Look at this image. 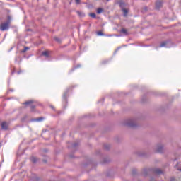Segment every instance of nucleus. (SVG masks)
Wrapping results in <instances>:
<instances>
[{"label":"nucleus","instance_id":"1","mask_svg":"<svg viewBox=\"0 0 181 181\" xmlns=\"http://www.w3.org/2000/svg\"><path fill=\"white\" fill-rule=\"evenodd\" d=\"M10 25H11V21H8L6 22L1 23L0 25L1 30H2L3 32H4V30H8V29H9Z\"/></svg>","mask_w":181,"mask_h":181},{"label":"nucleus","instance_id":"2","mask_svg":"<svg viewBox=\"0 0 181 181\" xmlns=\"http://www.w3.org/2000/svg\"><path fill=\"white\" fill-rule=\"evenodd\" d=\"M8 128H9V123L6 122H3L1 123V129H3L4 131H8Z\"/></svg>","mask_w":181,"mask_h":181},{"label":"nucleus","instance_id":"3","mask_svg":"<svg viewBox=\"0 0 181 181\" xmlns=\"http://www.w3.org/2000/svg\"><path fill=\"white\" fill-rule=\"evenodd\" d=\"M120 33H122V35H124L125 36L128 35V30L125 28H122L120 30Z\"/></svg>","mask_w":181,"mask_h":181},{"label":"nucleus","instance_id":"4","mask_svg":"<svg viewBox=\"0 0 181 181\" xmlns=\"http://www.w3.org/2000/svg\"><path fill=\"white\" fill-rule=\"evenodd\" d=\"M42 56H45V57H49V54H50V52L49 51H44L42 53Z\"/></svg>","mask_w":181,"mask_h":181},{"label":"nucleus","instance_id":"5","mask_svg":"<svg viewBox=\"0 0 181 181\" xmlns=\"http://www.w3.org/2000/svg\"><path fill=\"white\" fill-rule=\"evenodd\" d=\"M166 45H168V42L166 41H163L160 43V47H165V46H166Z\"/></svg>","mask_w":181,"mask_h":181},{"label":"nucleus","instance_id":"6","mask_svg":"<svg viewBox=\"0 0 181 181\" xmlns=\"http://www.w3.org/2000/svg\"><path fill=\"white\" fill-rule=\"evenodd\" d=\"M77 15H78V16H80L81 18H83V16H85L84 13L81 12V11H76Z\"/></svg>","mask_w":181,"mask_h":181},{"label":"nucleus","instance_id":"7","mask_svg":"<svg viewBox=\"0 0 181 181\" xmlns=\"http://www.w3.org/2000/svg\"><path fill=\"white\" fill-rule=\"evenodd\" d=\"M103 12H104V10L103 8H99L97 9V13L98 15H100V13H103Z\"/></svg>","mask_w":181,"mask_h":181},{"label":"nucleus","instance_id":"8","mask_svg":"<svg viewBox=\"0 0 181 181\" xmlns=\"http://www.w3.org/2000/svg\"><path fill=\"white\" fill-rule=\"evenodd\" d=\"M44 119H45V118H43V117H39V118L35 119L34 121H36L37 122H40L43 121Z\"/></svg>","mask_w":181,"mask_h":181},{"label":"nucleus","instance_id":"9","mask_svg":"<svg viewBox=\"0 0 181 181\" xmlns=\"http://www.w3.org/2000/svg\"><path fill=\"white\" fill-rule=\"evenodd\" d=\"M156 8H157V9H159V8H160V6H162V3H160V2H157V3L156 4Z\"/></svg>","mask_w":181,"mask_h":181},{"label":"nucleus","instance_id":"10","mask_svg":"<svg viewBox=\"0 0 181 181\" xmlns=\"http://www.w3.org/2000/svg\"><path fill=\"white\" fill-rule=\"evenodd\" d=\"M31 162H33V163H36V162H37V158H36V157H32Z\"/></svg>","mask_w":181,"mask_h":181},{"label":"nucleus","instance_id":"11","mask_svg":"<svg viewBox=\"0 0 181 181\" xmlns=\"http://www.w3.org/2000/svg\"><path fill=\"white\" fill-rule=\"evenodd\" d=\"M89 16H90V18H95L97 17V15H95V13H90L89 14Z\"/></svg>","mask_w":181,"mask_h":181},{"label":"nucleus","instance_id":"12","mask_svg":"<svg viewBox=\"0 0 181 181\" xmlns=\"http://www.w3.org/2000/svg\"><path fill=\"white\" fill-rule=\"evenodd\" d=\"M122 11L124 16H127V15H128V10H127L126 8H123Z\"/></svg>","mask_w":181,"mask_h":181},{"label":"nucleus","instance_id":"13","mask_svg":"<svg viewBox=\"0 0 181 181\" xmlns=\"http://www.w3.org/2000/svg\"><path fill=\"white\" fill-rule=\"evenodd\" d=\"M156 173H157V175H160V173H162V170L160 169H157L156 170Z\"/></svg>","mask_w":181,"mask_h":181},{"label":"nucleus","instance_id":"14","mask_svg":"<svg viewBox=\"0 0 181 181\" xmlns=\"http://www.w3.org/2000/svg\"><path fill=\"white\" fill-rule=\"evenodd\" d=\"M97 35H98V36H104V34H103V32H101V31H98V32L97 33Z\"/></svg>","mask_w":181,"mask_h":181},{"label":"nucleus","instance_id":"15","mask_svg":"<svg viewBox=\"0 0 181 181\" xmlns=\"http://www.w3.org/2000/svg\"><path fill=\"white\" fill-rule=\"evenodd\" d=\"M32 103H33L32 100H30V101L25 102L24 104L25 105H29L32 104Z\"/></svg>","mask_w":181,"mask_h":181},{"label":"nucleus","instance_id":"16","mask_svg":"<svg viewBox=\"0 0 181 181\" xmlns=\"http://www.w3.org/2000/svg\"><path fill=\"white\" fill-rule=\"evenodd\" d=\"M80 2H81V0H75L76 5H80Z\"/></svg>","mask_w":181,"mask_h":181},{"label":"nucleus","instance_id":"17","mask_svg":"<svg viewBox=\"0 0 181 181\" xmlns=\"http://www.w3.org/2000/svg\"><path fill=\"white\" fill-rule=\"evenodd\" d=\"M27 50H29V47H25L24 48V49L23 50V53H25V52H26Z\"/></svg>","mask_w":181,"mask_h":181},{"label":"nucleus","instance_id":"18","mask_svg":"<svg viewBox=\"0 0 181 181\" xmlns=\"http://www.w3.org/2000/svg\"><path fill=\"white\" fill-rule=\"evenodd\" d=\"M30 108H31V111H33L35 110V106L34 105H31Z\"/></svg>","mask_w":181,"mask_h":181},{"label":"nucleus","instance_id":"19","mask_svg":"<svg viewBox=\"0 0 181 181\" xmlns=\"http://www.w3.org/2000/svg\"><path fill=\"white\" fill-rule=\"evenodd\" d=\"M158 152H162V147H160V148H159L158 149Z\"/></svg>","mask_w":181,"mask_h":181},{"label":"nucleus","instance_id":"20","mask_svg":"<svg viewBox=\"0 0 181 181\" xmlns=\"http://www.w3.org/2000/svg\"><path fill=\"white\" fill-rule=\"evenodd\" d=\"M170 181H176V180L173 177L170 178Z\"/></svg>","mask_w":181,"mask_h":181},{"label":"nucleus","instance_id":"21","mask_svg":"<svg viewBox=\"0 0 181 181\" xmlns=\"http://www.w3.org/2000/svg\"><path fill=\"white\" fill-rule=\"evenodd\" d=\"M120 6H124V3H120Z\"/></svg>","mask_w":181,"mask_h":181},{"label":"nucleus","instance_id":"22","mask_svg":"<svg viewBox=\"0 0 181 181\" xmlns=\"http://www.w3.org/2000/svg\"><path fill=\"white\" fill-rule=\"evenodd\" d=\"M55 40H57V42H60V40L57 38H56Z\"/></svg>","mask_w":181,"mask_h":181},{"label":"nucleus","instance_id":"23","mask_svg":"<svg viewBox=\"0 0 181 181\" xmlns=\"http://www.w3.org/2000/svg\"><path fill=\"white\" fill-rule=\"evenodd\" d=\"M130 127H132V125H131V124H129Z\"/></svg>","mask_w":181,"mask_h":181}]
</instances>
